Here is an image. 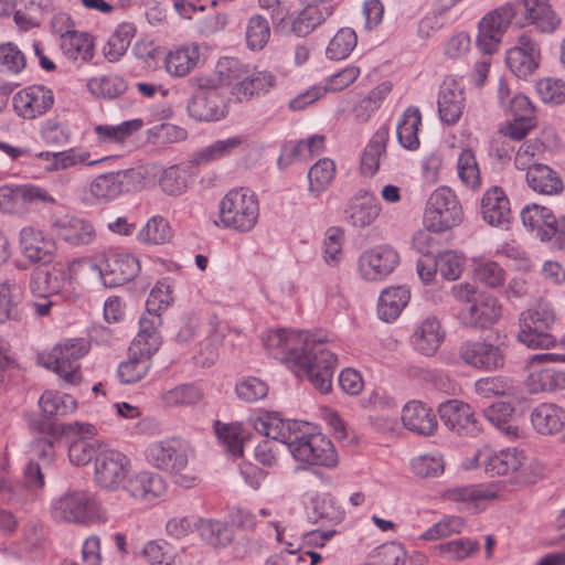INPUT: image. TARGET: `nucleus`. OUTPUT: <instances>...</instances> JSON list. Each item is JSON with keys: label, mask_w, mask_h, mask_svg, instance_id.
<instances>
[{"label": "nucleus", "mask_w": 565, "mask_h": 565, "mask_svg": "<svg viewBox=\"0 0 565 565\" xmlns=\"http://www.w3.org/2000/svg\"><path fill=\"white\" fill-rule=\"evenodd\" d=\"M401 418L406 429L418 435H433L438 426L431 408L417 401H411L403 407Z\"/></svg>", "instance_id": "72a5a7b5"}, {"label": "nucleus", "mask_w": 565, "mask_h": 565, "mask_svg": "<svg viewBox=\"0 0 565 565\" xmlns=\"http://www.w3.org/2000/svg\"><path fill=\"white\" fill-rule=\"evenodd\" d=\"M291 366L298 377L306 376L321 393L332 387L337 355L323 340L306 332L298 350L291 351Z\"/></svg>", "instance_id": "7ed1b4c3"}, {"label": "nucleus", "mask_w": 565, "mask_h": 565, "mask_svg": "<svg viewBox=\"0 0 565 565\" xmlns=\"http://www.w3.org/2000/svg\"><path fill=\"white\" fill-rule=\"evenodd\" d=\"M89 351V342L83 338L64 339L46 356L43 366L56 373L66 384L76 385L82 381L79 359Z\"/></svg>", "instance_id": "0eeeda50"}, {"label": "nucleus", "mask_w": 565, "mask_h": 565, "mask_svg": "<svg viewBox=\"0 0 565 565\" xmlns=\"http://www.w3.org/2000/svg\"><path fill=\"white\" fill-rule=\"evenodd\" d=\"M459 359L463 364L483 372H494L504 367L507 345L488 340H469L460 344Z\"/></svg>", "instance_id": "f8f14e48"}, {"label": "nucleus", "mask_w": 565, "mask_h": 565, "mask_svg": "<svg viewBox=\"0 0 565 565\" xmlns=\"http://www.w3.org/2000/svg\"><path fill=\"white\" fill-rule=\"evenodd\" d=\"M129 470V458L125 454L106 446L99 450V456L95 458L94 481L102 489L114 491L124 484Z\"/></svg>", "instance_id": "ddd939ff"}, {"label": "nucleus", "mask_w": 565, "mask_h": 565, "mask_svg": "<svg viewBox=\"0 0 565 565\" xmlns=\"http://www.w3.org/2000/svg\"><path fill=\"white\" fill-rule=\"evenodd\" d=\"M411 298L409 289L405 286H391L385 288L377 303L379 318L385 322H392L399 317Z\"/></svg>", "instance_id": "a19ab883"}, {"label": "nucleus", "mask_w": 565, "mask_h": 565, "mask_svg": "<svg viewBox=\"0 0 565 565\" xmlns=\"http://www.w3.org/2000/svg\"><path fill=\"white\" fill-rule=\"evenodd\" d=\"M106 446L95 438L78 437L68 447L70 461L78 467L86 466L92 460L95 461V458L99 456V450Z\"/></svg>", "instance_id": "5fc2aeb1"}, {"label": "nucleus", "mask_w": 565, "mask_h": 565, "mask_svg": "<svg viewBox=\"0 0 565 565\" xmlns=\"http://www.w3.org/2000/svg\"><path fill=\"white\" fill-rule=\"evenodd\" d=\"M438 413L444 425L459 436H477L482 427L469 404L458 399L441 403Z\"/></svg>", "instance_id": "2eb2a0df"}, {"label": "nucleus", "mask_w": 565, "mask_h": 565, "mask_svg": "<svg viewBox=\"0 0 565 565\" xmlns=\"http://www.w3.org/2000/svg\"><path fill=\"white\" fill-rule=\"evenodd\" d=\"M136 28L131 23H121L107 41L104 47V55L109 62H117L127 52L131 39L135 36Z\"/></svg>", "instance_id": "864d4df0"}, {"label": "nucleus", "mask_w": 565, "mask_h": 565, "mask_svg": "<svg viewBox=\"0 0 565 565\" xmlns=\"http://www.w3.org/2000/svg\"><path fill=\"white\" fill-rule=\"evenodd\" d=\"M192 452L188 441L171 437L151 443L146 449V457L154 468L177 475L186 468Z\"/></svg>", "instance_id": "9d476101"}, {"label": "nucleus", "mask_w": 565, "mask_h": 565, "mask_svg": "<svg viewBox=\"0 0 565 565\" xmlns=\"http://www.w3.org/2000/svg\"><path fill=\"white\" fill-rule=\"evenodd\" d=\"M565 362V354L540 353L534 354L529 360V366L533 369L529 376V385L532 391H555L565 388V372L555 367H542L536 370L535 366L544 363Z\"/></svg>", "instance_id": "a211bd4d"}, {"label": "nucleus", "mask_w": 565, "mask_h": 565, "mask_svg": "<svg viewBox=\"0 0 565 565\" xmlns=\"http://www.w3.org/2000/svg\"><path fill=\"white\" fill-rule=\"evenodd\" d=\"M254 429L271 440L280 441L289 448L294 437L300 427H306L305 422L284 420L278 413L264 412L252 419Z\"/></svg>", "instance_id": "b1692460"}, {"label": "nucleus", "mask_w": 565, "mask_h": 565, "mask_svg": "<svg viewBox=\"0 0 565 565\" xmlns=\"http://www.w3.org/2000/svg\"><path fill=\"white\" fill-rule=\"evenodd\" d=\"M215 434L226 452L234 457L243 455L244 444L247 440V433L241 424H222L215 422Z\"/></svg>", "instance_id": "8fccbe9b"}, {"label": "nucleus", "mask_w": 565, "mask_h": 565, "mask_svg": "<svg viewBox=\"0 0 565 565\" xmlns=\"http://www.w3.org/2000/svg\"><path fill=\"white\" fill-rule=\"evenodd\" d=\"M446 332L440 321L434 317H426L415 329L412 335L414 349L419 353L431 356L444 342Z\"/></svg>", "instance_id": "2f4dec72"}, {"label": "nucleus", "mask_w": 565, "mask_h": 565, "mask_svg": "<svg viewBox=\"0 0 565 565\" xmlns=\"http://www.w3.org/2000/svg\"><path fill=\"white\" fill-rule=\"evenodd\" d=\"M513 414L514 407L504 402L493 403L483 411L484 418L508 439H518L524 436V430L515 424Z\"/></svg>", "instance_id": "ea45409f"}, {"label": "nucleus", "mask_w": 565, "mask_h": 565, "mask_svg": "<svg viewBox=\"0 0 565 565\" xmlns=\"http://www.w3.org/2000/svg\"><path fill=\"white\" fill-rule=\"evenodd\" d=\"M501 317V305L499 300L486 294L478 295V298L459 311V320L465 327L487 329L493 326Z\"/></svg>", "instance_id": "412c9836"}, {"label": "nucleus", "mask_w": 565, "mask_h": 565, "mask_svg": "<svg viewBox=\"0 0 565 565\" xmlns=\"http://www.w3.org/2000/svg\"><path fill=\"white\" fill-rule=\"evenodd\" d=\"M462 209L456 194L447 186L436 189L429 196L424 224L429 232L441 233L462 221Z\"/></svg>", "instance_id": "6e6552de"}, {"label": "nucleus", "mask_w": 565, "mask_h": 565, "mask_svg": "<svg viewBox=\"0 0 565 565\" xmlns=\"http://www.w3.org/2000/svg\"><path fill=\"white\" fill-rule=\"evenodd\" d=\"M202 392L192 384H182L164 391L160 398L168 407H188L202 399Z\"/></svg>", "instance_id": "13d9d810"}, {"label": "nucleus", "mask_w": 565, "mask_h": 565, "mask_svg": "<svg viewBox=\"0 0 565 565\" xmlns=\"http://www.w3.org/2000/svg\"><path fill=\"white\" fill-rule=\"evenodd\" d=\"M434 553L448 562H462L480 550V544L476 540L461 537L440 543L433 547Z\"/></svg>", "instance_id": "09e8293b"}, {"label": "nucleus", "mask_w": 565, "mask_h": 565, "mask_svg": "<svg viewBox=\"0 0 565 565\" xmlns=\"http://www.w3.org/2000/svg\"><path fill=\"white\" fill-rule=\"evenodd\" d=\"M554 323L553 309L545 302H539L520 315L518 341L530 349H550L556 342L551 333Z\"/></svg>", "instance_id": "423d86ee"}, {"label": "nucleus", "mask_w": 565, "mask_h": 565, "mask_svg": "<svg viewBox=\"0 0 565 565\" xmlns=\"http://www.w3.org/2000/svg\"><path fill=\"white\" fill-rule=\"evenodd\" d=\"M21 295L22 286L15 279H7L0 282V323L15 317Z\"/></svg>", "instance_id": "4d7b16f0"}, {"label": "nucleus", "mask_w": 565, "mask_h": 565, "mask_svg": "<svg viewBox=\"0 0 565 565\" xmlns=\"http://www.w3.org/2000/svg\"><path fill=\"white\" fill-rule=\"evenodd\" d=\"M525 178L527 185L539 194L555 195L564 189L561 177L546 164L535 163L529 167Z\"/></svg>", "instance_id": "58836bf2"}, {"label": "nucleus", "mask_w": 565, "mask_h": 565, "mask_svg": "<svg viewBox=\"0 0 565 565\" xmlns=\"http://www.w3.org/2000/svg\"><path fill=\"white\" fill-rule=\"evenodd\" d=\"M136 174L135 169L100 174L92 181L89 192L98 200H114L124 192L125 186L134 180Z\"/></svg>", "instance_id": "c756f323"}, {"label": "nucleus", "mask_w": 565, "mask_h": 565, "mask_svg": "<svg viewBox=\"0 0 565 565\" xmlns=\"http://www.w3.org/2000/svg\"><path fill=\"white\" fill-rule=\"evenodd\" d=\"M422 125V115L417 107H408L402 115L396 127L399 145L407 150L419 147L418 128Z\"/></svg>", "instance_id": "49530a36"}, {"label": "nucleus", "mask_w": 565, "mask_h": 565, "mask_svg": "<svg viewBox=\"0 0 565 565\" xmlns=\"http://www.w3.org/2000/svg\"><path fill=\"white\" fill-rule=\"evenodd\" d=\"M200 60V47L198 44H188L167 53L164 68L170 76L184 77L198 65Z\"/></svg>", "instance_id": "4c0bfd02"}, {"label": "nucleus", "mask_w": 565, "mask_h": 565, "mask_svg": "<svg viewBox=\"0 0 565 565\" xmlns=\"http://www.w3.org/2000/svg\"><path fill=\"white\" fill-rule=\"evenodd\" d=\"M52 514L57 521L88 523L99 516V504L88 491H70L52 502Z\"/></svg>", "instance_id": "9b49d317"}, {"label": "nucleus", "mask_w": 565, "mask_h": 565, "mask_svg": "<svg viewBox=\"0 0 565 565\" xmlns=\"http://www.w3.org/2000/svg\"><path fill=\"white\" fill-rule=\"evenodd\" d=\"M288 450L295 460L306 465L332 468L338 463L331 440L323 434L313 431L309 423L299 428Z\"/></svg>", "instance_id": "20e7f679"}, {"label": "nucleus", "mask_w": 565, "mask_h": 565, "mask_svg": "<svg viewBox=\"0 0 565 565\" xmlns=\"http://www.w3.org/2000/svg\"><path fill=\"white\" fill-rule=\"evenodd\" d=\"M39 405L43 418L30 419V427L38 433L46 434L50 437L61 435V425L52 419L58 416H65L76 407V401L70 395L58 396L53 392H44L40 397Z\"/></svg>", "instance_id": "4468645a"}, {"label": "nucleus", "mask_w": 565, "mask_h": 565, "mask_svg": "<svg viewBox=\"0 0 565 565\" xmlns=\"http://www.w3.org/2000/svg\"><path fill=\"white\" fill-rule=\"evenodd\" d=\"M61 50L66 58L81 64L92 61L95 54V43L90 34L68 30L61 35Z\"/></svg>", "instance_id": "f704fd0d"}, {"label": "nucleus", "mask_w": 565, "mask_h": 565, "mask_svg": "<svg viewBox=\"0 0 565 565\" xmlns=\"http://www.w3.org/2000/svg\"><path fill=\"white\" fill-rule=\"evenodd\" d=\"M358 36L351 28H342L331 39L327 47V56L340 61L345 58L355 47Z\"/></svg>", "instance_id": "69168bd1"}, {"label": "nucleus", "mask_w": 565, "mask_h": 565, "mask_svg": "<svg viewBox=\"0 0 565 565\" xmlns=\"http://www.w3.org/2000/svg\"><path fill=\"white\" fill-rule=\"evenodd\" d=\"M541 50L536 40L529 33H522L518 38L514 47L507 52V64L511 72L519 78H526L539 67Z\"/></svg>", "instance_id": "6ab92c4d"}, {"label": "nucleus", "mask_w": 565, "mask_h": 565, "mask_svg": "<svg viewBox=\"0 0 565 565\" xmlns=\"http://www.w3.org/2000/svg\"><path fill=\"white\" fill-rule=\"evenodd\" d=\"M377 198L367 190H359L345 209L347 221L355 227L370 225L380 213Z\"/></svg>", "instance_id": "7c9ffc66"}, {"label": "nucleus", "mask_w": 565, "mask_h": 565, "mask_svg": "<svg viewBox=\"0 0 565 565\" xmlns=\"http://www.w3.org/2000/svg\"><path fill=\"white\" fill-rule=\"evenodd\" d=\"M71 282L70 268L55 265L51 269H35L29 281L34 297H51L60 294Z\"/></svg>", "instance_id": "bb28decb"}, {"label": "nucleus", "mask_w": 565, "mask_h": 565, "mask_svg": "<svg viewBox=\"0 0 565 565\" xmlns=\"http://www.w3.org/2000/svg\"><path fill=\"white\" fill-rule=\"evenodd\" d=\"M270 38V26L264 17L256 14L249 18L246 26V44L253 51L263 50Z\"/></svg>", "instance_id": "0e129e2a"}, {"label": "nucleus", "mask_w": 565, "mask_h": 565, "mask_svg": "<svg viewBox=\"0 0 565 565\" xmlns=\"http://www.w3.org/2000/svg\"><path fill=\"white\" fill-rule=\"evenodd\" d=\"M189 181L190 174L188 169L172 166L162 172L159 185L164 193L178 196L185 192Z\"/></svg>", "instance_id": "e2e57ef3"}, {"label": "nucleus", "mask_w": 565, "mask_h": 565, "mask_svg": "<svg viewBox=\"0 0 565 565\" xmlns=\"http://www.w3.org/2000/svg\"><path fill=\"white\" fill-rule=\"evenodd\" d=\"M447 495L461 504V509H478L482 501L495 498V492L490 487L473 484L451 489Z\"/></svg>", "instance_id": "3c124183"}, {"label": "nucleus", "mask_w": 565, "mask_h": 565, "mask_svg": "<svg viewBox=\"0 0 565 565\" xmlns=\"http://www.w3.org/2000/svg\"><path fill=\"white\" fill-rule=\"evenodd\" d=\"M143 125L141 119H131L119 125H97L94 130L98 140L105 143H122Z\"/></svg>", "instance_id": "6e6d98bb"}, {"label": "nucleus", "mask_w": 565, "mask_h": 565, "mask_svg": "<svg viewBox=\"0 0 565 565\" xmlns=\"http://www.w3.org/2000/svg\"><path fill=\"white\" fill-rule=\"evenodd\" d=\"M548 1L515 0L489 12L479 22L478 47L487 55L497 52L502 35L511 23L519 26L530 23L543 33L554 32L559 26L561 19Z\"/></svg>", "instance_id": "f257e3e1"}, {"label": "nucleus", "mask_w": 565, "mask_h": 565, "mask_svg": "<svg viewBox=\"0 0 565 565\" xmlns=\"http://www.w3.org/2000/svg\"><path fill=\"white\" fill-rule=\"evenodd\" d=\"M481 214L483 220L493 226H503L510 223V201L500 186L487 190L481 199Z\"/></svg>", "instance_id": "473e14b6"}, {"label": "nucleus", "mask_w": 565, "mask_h": 565, "mask_svg": "<svg viewBox=\"0 0 565 565\" xmlns=\"http://www.w3.org/2000/svg\"><path fill=\"white\" fill-rule=\"evenodd\" d=\"M51 228L58 239L73 246L90 244L96 237L95 228L88 221L71 215L56 217Z\"/></svg>", "instance_id": "a878e982"}, {"label": "nucleus", "mask_w": 565, "mask_h": 565, "mask_svg": "<svg viewBox=\"0 0 565 565\" xmlns=\"http://www.w3.org/2000/svg\"><path fill=\"white\" fill-rule=\"evenodd\" d=\"M305 335L302 331H271L265 338L264 345L273 358L291 364V351L299 349Z\"/></svg>", "instance_id": "c9c22d12"}, {"label": "nucleus", "mask_w": 565, "mask_h": 565, "mask_svg": "<svg viewBox=\"0 0 565 565\" xmlns=\"http://www.w3.org/2000/svg\"><path fill=\"white\" fill-rule=\"evenodd\" d=\"M398 263L399 255L393 247L380 245L362 253L359 270L363 279L377 281L393 273Z\"/></svg>", "instance_id": "dca6fc26"}, {"label": "nucleus", "mask_w": 565, "mask_h": 565, "mask_svg": "<svg viewBox=\"0 0 565 565\" xmlns=\"http://www.w3.org/2000/svg\"><path fill=\"white\" fill-rule=\"evenodd\" d=\"M275 76L267 71H255L249 76L233 84L232 94L238 100H247L255 95L267 93L275 85Z\"/></svg>", "instance_id": "37998d69"}, {"label": "nucleus", "mask_w": 565, "mask_h": 565, "mask_svg": "<svg viewBox=\"0 0 565 565\" xmlns=\"http://www.w3.org/2000/svg\"><path fill=\"white\" fill-rule=\"evenodd\" d=\"M124 489L135 499L150 501L166 491V482L158 473L141 471L128 478Z\"/></svg>", "instance_id": "e433bc0d"}, {"label": "nucleus", "mask_w": 565, "mask_h": 565, "mask_svg": "<svg viewBox=\"0 0 565 565\" xmlns=\"http://www.w3.org/2000/svg\"><path fill=\"white\" fill-rule=\"evenodd\" d=\"M12 104L20 117L33 119L51 109L54 95L43 85H32L18 92L12 98Z\"/></svg>", "instance_id": "4be33fe9"}, {"label": "nucleus", "mask_w": 565, "mask_h": 565, "mask_svg": "<svg viewBox=\"0 0 565 565\" xmlns=\"http://www.w3.org/2000/svg\"><path fill=\"white\" fill-rule=\"evenodd\" d=\"M139 242L145 244H164L172 237L171 227L162 216L151 217L137 235Z\"/></svg>", "instance_id": "680f3d73"}, {"label": "nucleus", "mask_w": 565, "mask_h": 565, "mask_svg": "<svg viewBox=\"0 0 565 565\" xmlns=\"http://www.w3.org/2000/svg\"><path fill=\"white\" fill-rule=\"evenodd\" d=\"M239 68V62L226 58L217 65L216 76H193L189 85L194 88L186 102L188 115L200 122L218 121L226 117V94L232 86V79H238L239 75H231Z\"/></svg>", "instance_id": "f03ea898"}, {"label": "nucleus", "mask_w": 565, "mask_h": 565, "mask_svg": "<svg viewBox=\"0 0 565 565\" xmlns=\"http://www.w3.org/2000/svg\"><path fill=\"white\" fill-rule=\"evenodd\" d=\"M196 531L213 547H226L234 539V530L230 524L213 519H198Z\"/></svg>", "instance_id": "c03bdc74"}, {"label": "nucleus", "mask_w": 565, "mask_h": 565, "mask_svg": "<svg viewBox=\"0 0 565 565\" xmlns=\"http://www.w3.org/2000/svg\"><path fill=\"white\" fill-rule=\"evenodd\" d=\"M475 460L491 477L513 473L518 482L530 481L529 458L518 448H507L498 452L479 451Z\"/></svg>", "instance_id": "1a4fd4ad"}, {"label": "nucleus", "mask_w": 565, "mask_h": 565, "mask_svg": "<svg viewBox=\"0 0 565 565\" xmlns=\"http://www.w3.org/2000/svg\"><path fill=\"white\" fill-rule=\"evenodd\" d=\"M98 269L104 285L113 288L131 281L140 271V264L129 253L110 252Z\"/></svg>", "instance_id": "f3484780"}, {"label": "nucleus", "mask_w": 565, "mask_h": 565, "mask_svg": "<svg viewBox=\"0 0 565 565\" xmlns=\"http://www.w3.org/2000/svg\"><path fill=\"white\" fill-rule=\"evenodd\" d=\"M162 324L161 313L146 308V312L139 319V332L131 342L134 352H143L152 355L161 344V337L158 328Z\"/></svg>", "instance_id": "c85d7f7f"}, {"label": "nucleus", "mask_w": 565, "mask_h": 565, "mask_svg": "<svg viewBox=\"0 0 565 565\" xmlns=\"http://www.w3.org/2000/svg\"><path fill=\"white\" fill-rule=\"evenodd\" d=\"M87 88L94 96L113 99L127 89V84L119 76H102L90 78Z\"/></svg>", "instance_id": "774afa93"}, {"label": "nucleus", "mask_w": 565, "mask_h": 565, "mask_svg": "<svg viewBox=\"0 0 565 565\" xmlns=\"http://www.w3.org/2000/svg\"><path fill=\"white\" fill-rule=\"evenodd\" d=\"M438 114L440 120L448 125H456L465 108L463 89L455 81H445L438 94Z\"/></svg>", "instance_id": "cd10ccee"}, {"label": "nucleus", "mask_w": 565, "mask_h": 565, "mask_svg": "<svg viewBox=\"0 0 565 565\" xmlns=\"http://www.w3.org/2000/svg\"><path fill=\"white\" fill-rule=\"evenodd\" d=\"M521 220L524 226L536 230L542 241H550L555 235H565V215L555 217L544 206L537 204L524 206L521 211Z\"/></svg>", "instance_id": "5701e85b"}, {"label": "nucleus", "mask_w": 565, "mask_h": 565, "mask_svg": "<svg viewBox=\"0 0 565 565\" xmlns=\"http://www.w3.org/2000/svg\"><path fill=\"white\" fill-rule=\"evenodd\" d=\"M20 247L23 256L32 263L46 265L54 259L55 241L42 231L32 226L23 227L20 232Z\"/></svg>", "instance_id": "393cba45"}, {"label": "nucleus", "mask_w": 565, "mask_h": 565, "mask_svg": "<svg viewBox=\"0 0 565 565\" xmlns=\"http://www.w3.org/2000/svg\"><path fill=\"white\" fill-rule=\"evenodd\" d=\"M128 361L122 362L118 366V377L124 384H132L142 380L149 371L150 358L152 355H146L143 352H134L131 345L128 350Z\"/></svg>", "instance_id": "603ef678"}, {"label": "nucleus", "mask_w": 565, "mask_h": 565, "mask_svg": "<svg viewBox=\"0 0 565 565\" xmlns=\"http://www.w3.org/2000/svg\"><path fill=\"white\" fill-rule=\"evenodd\" d=\"M258 216L257 196L248 189L231 190L221 201L220 218L226 228L249 232L255 227Z\"/></svg>", "instance_id": "39448f33"}, {"label": "nucleus", "mask_w": 565, "mask_h": 565, "mask_svg": "<svg viewBox=\"0 0 565 565\" xmlns=\"http://www.w3.org/2000/svg\"><path fill=\"white\" fill-rule=\"evenodd\" d=\"M241 136H233L227 139L216 140L196 153L195 161L198 164L207 163L218 160L234 152L243 142Z\"/></svg>", "instance_id": "052dcab7"}, {"label": "nucleus", "mask_w": 565, "mask_h": 565, "mask_svg": "<svg viewBox=\"0 0 565 565\" xmlns=\"http://www.w3.org/2000/svg\"><path fill=\"white\" fill-rule=\"evenodd\" d=\"M301 9L291 17V30L306 36L321 25L334 11L333 0H299Z\"/></svg>", "instance_id": "aec40b11"}, {"label": "nucleus", "mask_w": 565, "mask_h": 565, "mask_svg": "<svg viewBox=\"0 0 565 565\" xmlns=\"http://www.w3.org/2000/svg\"><path fill=\"white\" fill-rule=\"evenodd\" d=\"M344 518V511L329 494L317 495L311 500L309 519L321 525L339 524Z\"/></svg>", "instance_id": "a18cd8bd"}, {"label": "nucleus", "mask_w": 565, "mask_h": 565, "mask_svg": "<svg viewBox=\"0 0 565 565\" xmlns=\"http://www.w3.org/2000/svg\"><path fill=\"white\" fill-rule=\"evenodd\" d=\"M335 173V166L329 158L320 159L308 172L309 191L319 195L331 184Z\"/></svg>", "instance_id": "bf43d9fd"}, {"label": "nucleus", "mask_w": 565, "mask_h": 565, "mask_svg": "<svg viewBox=\"0 0 565 565\" xmlns=\"http://www.w3.org/2000/svg\"><path fill=\"white\" fill-rule=\"evenodd\" d=\"M388 128L381 127L373 135L361 158V171L364 175H373L380 167V160L386 153Z\"/></svg>", "instance_id": "de8ad7c7"}, {"label": "nucleus", "mask_w": 565, "mask_h": 565, "mask_svg": "<svg viewBox=\"0 0 565 565\" xmlns=\"http://www.w3.org/2000/svg\"><path fill=\"white\" fill-rule=\"evenodd\" d=\"M476 393L483 398L497 396H510L514 394L513 383L507 377L488 376L479 379L475 383Z\"/></svg>", "instance_id": "338daca9"}, {"label": "nucleus", "mask_w": 565, "mask_h": 565, "mask_svg": "<svg viewBox=\"0 0 565 565\" xmlns=\"http://www.w3.org/2000/svg\"><path fill=\"white\" fill-rule=\"evenodd\" d=\"M531 423L542 435L558 433L565 427V411L555 404H540L531 413Z\"/></svg>", "instance_id": "79ce46f5"}]
</instances>
